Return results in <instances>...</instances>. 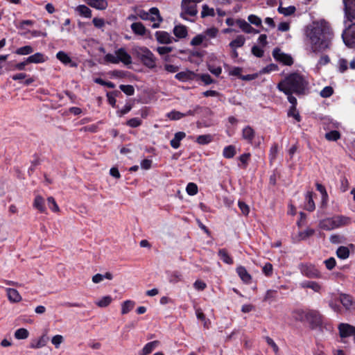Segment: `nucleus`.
Returning a JSON list of instances; mask_svg holds the SVG:
<instances>
[{
    "label": "nucleus",
    "instance_id": "f257e3e1",
    "mask_svg": "<svg viewBox=\"0 0 355 355\" xmlns=\"http://www.w3.org/2000/svg\"><path fill=\"white\" fill-rule=\"evenodd\" d=\"M305 36L312 52L319 53L330 48L334 34L329 24L322 21L307 26Z\"/></svg>",
    "mask_w": 355,
    "mask_h": 355
},
{
    "label": "nucleus",
    "instance_id": "f03ea898",
    "mask_svg": "<svg viewBox=\"0 0 355 355\" xmlns=\"http://www.w3.org/2000/svg\"><path fill=\"white\" fill-rule=\"evenodd\" d=\"M308 85L309 81L304 75L295 72L279 83L277 89L284 94L294 93L300 95L305 93Z\"/></svg>",
    "mask_w": 355,
    "mask_h": 355
},
{
    "label": "nucleus",
    "instance_id": "7ed1b4c3",
    "mask_svg": "<svg viewBox=\"0 0 355 355\" xmlns=\"http://www.w3.org/2000/svg\"><path fill=\"white\" fill-rule=\"evenodd\" d=\"M350 223L351 219L349 217L343 215H336L331 218L321 220L319 223V227L324 230L330 231L347 225Z\"/></svg>",
    "mask_w": 355,
    "mask_h": 355
},
{
    "label": "nucleus",
    "instance_id": "20e7f679",
    "mask_svg": "<svg viewBox=\"0 0 355 355\" xmlns=\"http://www.w3.org/2000/svg\"><path fill=\"white\" fill-rule=\"evenodd\" d=\"M133 53L147 67L153 69L156 67V58L153 53L145 46H135Z\"/></svg>",
    "mask_w": 355,
    "mask_h": 355
},
{
    "label": "nucleus",
    "instance_id": "39448f33",
    "mask_svg": "<svg viewBox=\"0 0 355 355\" xmlns=\"http://www.w3.org/2000/svg\"><path fill=\"white\" fill-rule=\"evenodd\" d=\"M105 61L112 64L123 63L128 65L132 63V58L124 48H120L115 51L114 54L107 53L105 55Z\"/></svg>",
    "mask_w": 355,
    "mask_h": 355
},
{
    "label": "nucleus",
    "instance_id": "423d86ee",
    "mask_svg": "<svg viewBox=\"0 0 355 355\" xmlns=\"http://www.w3.org/2000/svg\"><path fill=\"white\" fill-rule=\"evenodd\" d=\"M202 1V0H182L181 4V17L184 19H187L185 17L186 15H188L191 17H195L198 13L196 3Z\"/></svg>",
    "mask_w": 355,
    "mask_h": 355
},
{
    "label": "nucleus",
    "instance_id": "0eeeda50",
    "mask_svg": "<svg viewBox=\"0 0 355 355\" xmlns=\"http://www.w3.org/2000/svg\"><path fill=\"white\" fill-rule=\"evenodd\" d=\"M298 268L300 272L308 278H320L322 276L319 270L310 263H302L299 264Z\"/></svg>",
    "mask_w": 355,
    "mask_h": 355
},
{
    "label": "nucleus",
    "instance_id": "6e6552de",
    "mask_svg": "<svg viewBox=\"0 0 355 355\" xmlns=\"http://www.w3.org/2000/svg\"><path fill=\"white\" fill-rule=\"evenodd\" d=\"M342 38L349 48L355 47V23L349 26L343 33Z\"/></svg>",
    "mask_w": 355,
    "mask_h": 355
},
{
    "label": "nucleus",
    "instance_id": "1a4fd4ad",
    "mask_svg": "<svg viewBox=\"0 0 355 355\" xmlns=\"http://www.w3.org/2000/svg\"><path fill=\"white\" fill-rule=\"evenodd\" d=\"M274 58L283 64L291 66L293 63V59L291 55L282 52L279 49L276 48L272 51Z\"/></svg>",
    "mask_w": 355,
    "mask_h": 355
},
{
    "label": "nucleus",
    "instance_id": "9d476101",
    "mask_svg": "<svg viewBox=\"0 0 355 355\" xmlns=\"http://www.w3.org/2000/svg\"><path fill=\"white\" fill-rule=\"evenodd\" d=\"M345 18L349 21L355 19V0H343Z\"/></svg>",
    "mask_w": 355,
    "mask_h": 355
},
{
    "label": "nucleus",
    "instance_id": "9b49d317",
    "mask_svg": "<svg viewBox=\"0 0 355 355\" xmlns=\"http://www.w3.org/2000/svg\"><path fill=\"white\" fill-rule=\"evenodd\" d=\"M306 322H309L313 328L317 327L322 324V317L318 311L308 310V318Z\"/></svg>",
    "mask_w": 355,
    "mask_h": 355
},
{
    "label": "nucleus",
    "instance_id": "f8f14e48",
    "mask_svg": "<svg viewBox=\"0 0 355 355\" xmlns=\"http://www.w3.org/2000/svg\"><path fill=\"white\" fill-rule=\"evenodd\" d=\"M190 44L191 46L202 45L203 47L207 48L211 44V42L209 38L207 37L205 33H202L195 36L191 40Z\"/></svg>",
    "mask_w": 355,
    "mask_h": 355
},
{
    "label": "nucleus",
    "instance_id": "ddd939ff",
    "mask_svg": "<svg viewBox=\"0 0 355 355\" xmlns=\"http://www.w3.org/2000/svg\"><path fill=\"white\" fill-rule=\"evenodd\" d=\"M339 334L341 338H347L354 334L355 327L346 323H341L338 326Z\"/></svg>",
    "mask_w": 355,
    "mask_h": 355
},
{
    "label": "nucleus",
    "instance_id": "4468645a",
    "mask_svg": "<svg viewBox=\"0 0 355 355\" xmlns=\"http://www.w3.org/2000/svg\"><path fill=\"white\" fill-rule=\"evenodd\" d=\"M236 23L246 33L257 34L259 33V31L254 29L249 23L243 19H238Z\"/></svg>",
    "mask_w": 355,
    "mask_h": 355
},
{
    "label": "nucleus",
    "instance_id": "2eb2a0df",
    "mask_svg": "<svg viewBox=\"0 0 355 355\" xmlns=\"http://www.w3.org/2000/svg\"><path fill=\"white\" fill-rule=\"evenodd\" d=\"M48 58L42 53H35L26 58V62L29 63H43L47 60Z\"/></svg>",
    "mask_w": 355,
    "mask_h": 355
},
{
    "label": "nucleus",
    "instance_id": "dca6fc26",
    "mask_svg": "<svg viewBox=\"0 0 355 355\" xmlns=\"http://www.w3.org/2000/svg\"><path fill=\"white\" fill-rule=\"evenodd\" d=\"M255 136V132L254 129L247 125L242 130V138L246 140L248 143L251 144Z\"/></svg>",
    "mask_w": 355,
    "mask_h": 355
},
{
    "label": "nucleus",
    "instance_id": "f3484780",
    "mask_svg": "<svg viewBox=\"0 0 355 355\" xmlns=\"http://www.w3.org/2000/svg\"><path fill=\"white\" fill-rule=\"evenodd\" d=\"M236 272L241 280L245 284H250L252 279L251 275L248 273L245 267L240 266L236 268Z\"/></svg>",
    "mask_w": 355,
    "mask_h": 355
},
{
    "label": "nucleus",
    "instance_id": "a211bd4d",
    "mask_svg": "<svg viewBox=\"0 0 355 355\" xmlns=\"http://www.w3.org/2000/svg\"><path fill=\"white\" fill-rule=\"evenodd\" d=\"M6 293L9 301L11 302H19L22 299L19 292L15 288H6Z\"/></svg>",
    "mask_w": 355,
    "mask_h": 355
},
{
    "label": "nucleus",
    "instance_id": "6ab92c4d",
    "mask_svg": "<svg viewBox=\"0 0 355 355\" xmlns=\"http://www.w3.org/2000/svg\"><path fill=\"white\" fill-rule=\"evenodd\" d=\"M155 37L157 42L161 44H169L172 41L171 35L165 31H157L155 33Z\"/></svg>",
    "mask_w": 355,
    "mask_h": 355
},
{
    "label": "nucleus",
    "instance_id": "aec40b11",
    "mask_svg": "<svg viewBox=\"0 0 355 355\" xmlns=\"http://www.w3.org/2000/svg\"><path fill=\"white\" fill-rule=\"evenodd\" d=\"M86 3L89 6L98 10H105L108 6L106 0H86Z\"/></svg>",
    "mask_w": 355,
    "mask_h": 355
},
{
    "label": "nucleus",
    "instance_id": "412c9836",
    "mask_svg": "<svg viewBox=\"0 0 355 355\" xmlns=\"http://www.w3.org/2000/svg\"><path fill=\"white\" fill-rule=\"evenodd\" d=\"M300 286L303 288H311L316 293H319L322 288L319 283L313 281L302 282L300 283Z\"/></svg>",
    "mask_w": 355,
    "mask_h": 355
},
{
    "label": "nucleus",
    "instance_id": "4be33fe9",
    "mask_svg": "<svg viewBox=\"0 0 355 355\" xmlns=\"http://www.w3.org/2000/svg\"><path fill=\"white\" fill-rule=\"evenodd\" d=\"M173 48L170 46H159L157 47V51L159 55L164 56V60L170 62H172V56L169 55L168 53L172 51Z\"/></svg>",
    "mask_w": 355,
    "mask_h": 355
},
{
    "label": "nucleus",
    "instance_id": "5701e85b",
    "mask_svg": "<svg viewBox=\"0 0 355 355\" xmlns=\"http://www.w3.org/2000/svg\"><path fill=\"white\" fill-rule=\"evenodd\" d=\"M159 345V341L154 340L148 343L142 349L140 355H148L150 354Z\"/></svg>",
    "mask_w": 355,
    "mask_h": 355
},
{
    "label": "nucleus",
    "instance_id": "b1692460",
    "mask_svg": "<svg viewBox=\"0 0 355 355\" xmlns=\"http://www.w3.org/2000/svg\"><path fill=\"white\" fill-rule=\"evenodd\" d=\"M292 315L295 320L304 322L306 321V318H308V310L297 309L293 312Z\"/></svg>",
    "mask_w": 355,
    "mask_h": 355
},
{
    "label": "nucleus",
    "instance_id": "393cba45",
    "mask_svg": "<svg viewBox=\"0 0 355 355\" xmlns=\"http://www.w3.org/2000/svg\"><path fill=\"white\" fill-rule=\"evenodd\" d=\"M56 58L64 64H70L71 67L75 66V64L72 62L71 58L64 51H60L58 52L56 54Z\"/></svg>",
    "mask_w": 355,
    "mask_h": 355
},
{
    "label": "nucleus",
    "instance_id": "a878e982",
    "mask_svg": "<svg viewBox=\"0 0 355 355\" xmlns=\"http://www.w3.org/2000/svg\"><path fill=\"white\" fill-rule=\"evenodd\" d=\"M132 31L137 35H144L146 32L145 26L141 22H135L131 24Z\"/></svg>",
    "mask_w": 355,
    "mask_h": 355
},
{
    "label": "nucleus",
    "instance_id": "bb28decb",
    "mask_svg": "<svg viewBox=\"0 0 355 355\" xmlns=\"http://www.w3.org/2000/svg\"><path fill=\"white\" fill-rule=\"evenodd\" d=\"M313 194L312 191H308L306 194V203L305 205V208L309 211H313L315 208V205L313 200Z\"/></svg>",
    "mask_w": 355,
    "mask_h": 355
},
{
    "label": "nucleus",
    "instance_id": "cd10ccee",
    "mask_svg": "<svg viewBox=\"0 0 355 355\" xmlns=\"http://www.w3.org/2000/svg\"><path fill=\"white\" fill-rule=\"evenodd\" d=\"M135 306V302L132 300H126L121 304V314L128 313Z\"/></svg>",
    "mask_w": 355,
    "mask_h": 355
},
{
    "label": "nucleus",
    "instance_id": "c85d7f7f",
    "mask_svg": "<svg viewBox=\"0 0 355 355\" xmlns=\"http://www.w3.org/2000/svg\"><path fill=\"white\" fill-rule=\"evenodd\" d=\"M245 39L243 35H239L236 37V39L232 40L229 45L232 49H236L243 46L245 44Z\"/></svg>",
    "mask_w": 355,
    "mask_h": 355
},
{
    "label": "nucleus",
    "instance_id": "c756f323",
    "mask_svg": "<svg viewBox=\"0 0 355 355\" xmlns=\"http://www.w3.org/2000/svg\"><path fill=\"white\" fill-rule=\"evenodd\" d=\"M340 301L347 309H349L352 306V297L346 294H341L340 295Z\"/></svg>",
    "mask_w": 355,
    "mask_h": 355
},
{
    "label": "nucleus",
    "instance_id": "7c9ffc66",
    "mask_svg": "<svg viewBox=\"0 0 355 355\" xmlns=\"http://www.w3.org/2000/svg\"><path fill=\"white\" fill-rule=\"evenodd\" d=\"M148 19L151 21H159V22H162L163 20L162 17L160 16L159 11L157 8H151L150 9V15Z\"/></svg>",
    "mask_w": 355,
    "mask_h": 355
},
{
    "label": "nucleus",
    "instance_id": "2f4dec72",
    "mask_svg": "<svg viewBox=\"0 0 355 355\" xmlns=\"http://www.w3.org/2000/svg\"><path fill=\"white\" fill-rule=\"evenodd\" d=\"M112 302V298L110 295H106L101 297L100 300L96 301L95 303L98 307L104 308L109 306Z\"/></svg>",
    "mask_w": 355,
    "mask_h": 355
},
{
    "label": "nucleus",
    "instance_id": "473e14b6",
    "mask_svg": "<svg viewBox=\"0 0 355 355\" xmlns=\"http://www.w3.org/2000/svg\"><path fill=\"white\" fill-rule=\"evenodd\" d=\"M218 256L220 257V259L225 263H233V259L225 249H221L218 251Z\"/></svg>",
    "mask_w": 355,
    "mask_h": 355
},
{
    "label": "nucleus",
    "instance_id": "72a5a7b5",
    "mask_svg": "<svg viewBox=\"0 0 355 355\" xmlns=\"http://www.w3.org/2000/svg\"><path fill=\"white\" fill-rule=\"evenodd\" d=\"M44 198L40 196H37L35 198L33 206L35 208L37 209L40 212H44L45 207L44 205Z\"/></svg>",
    "mask_w": 355,
    "mask_h": 355
},
{
    "label": "nucleus",
    "instance_id": "f704fd0d",
    "mask_svg": "<svg viewBox=\"0 0 355 355\" xmlns=\"http://www.w3.org/2000/svg\"><path fill=\"white\" fill-rule=\"evenodd\" d=\"M47 339L44 336H41L37 341L31 343L30 347L33 349H40L46 345Z\"/></svg>",
    "mask_w": 355,
    "mask_h": 355
},
{
    "label": "nucleus",
    "instance_id": "c9c22d12",
    "mask_svg": "<svg viewBox=\"0 0 355 355\" xmlns=\"http://www.w3.org/2000/svg\"><path fill=\"white\" fill-rule=\"evenodd\" d=\"M215 15L214 9L209 8L207 4H204L202 7L201 17H214Z\"/></svg>",
    "mask_w": 355,
    "mask_h": 355
},
{
    "label": "nucleus",
    "instance_id": "e433bc0d",
    "mask_svg": "<svg viewBox=\"0 0 355 355\" xmlns=\"http://www.w3.org/2000/svg\"><path fill=\"white\" fill-rule=\"evenodd\" d=\"M236 154V148L234 146L230 145L223 149V155L227 159L232 158Z\"/></svg>",
    "mask_w": 355,
    "mask_h": 355
},
{
    "label": "nucleus",
    "instance_id": "4c0bfd02",
    "mask_svg": "<svg viewBox=\"0 0 355 355\" xmlns=\"http://www.w3.org/2000/svg\"><path fill=\"white\" fill-rule=\"evenodd\" d=\"M336 254L338 258L345 259L348 258L349 255V250L347 247L340 246L338 248L336 251Z\"/></svg>",
    "mask_w": 355,
    "mask_h": 355
},
{
    "label": "nucleus",
    "instance_id": "58836bf2",
    "mask_svg": "<svg viewBox=\"0 0 355 355\" xmlns=\"http://www.w3.org/2000/svg\"><path fill=\"white\" fill-rule=\"evenodd\" d=\"M76 10L80 13V15L90 18L92 16L91 10L85 5H80L77 7Z\"/></svg>",
    "mask_w": 355,
    "mask_h": 355
},
{
    "label": "nucleus",
    "instance_id": "ea45409f",
    "mask_svg": "<svg viewBox=\"0 0 355 355\" xmlns=\"http://www.w3.org/2000/svg\"><path fill=\"white\" fill-rule=\"evenodd\" d=\"M34 51L31 46L27 45L17 49L15 53L21 55H26L32 53Z\"/></svg>",
    "mask_w": 355,
    "mask_h": 355
},
{
    "label": "nucleus",
    "instance_id": "a19ab883",
    "mask_svg": "<svg viewBox=\"0 0 355 355\" xmlns=\"http://www.w3.org/2000/svg\"><path fill=\"white\" fill-rule=\"evenodd\" d=\"M316 188H317V190L322 195V204H326L327 200H328V194H327V192L326 191V189L324 188V187L322 184H319V183L316 184Z\"/></svg>",
    "mask_w": 355,
    "mask_h": 355
},
{
    "label": "nucleus",
    "instance_id": "79ce46f5",
    "mask_svg": "<svg viewBox=\"0 0 355 355\" xmlns=\"http://www.w3.org/2000/svg\"><path fill=\"white\" fill-rule=\"evenodd\" d=\"M29 332L26 329L24 328H20L16 330L15 332V337L17 339H26L28 337Z\"/></svg>",
    "mask_w": 355,
    "mask_h": 355
},
{
    "label": "nucleus",
    "instance_id": "37998d69",
    "mask_svg": "<svg viewBox=\"0 0 355 355\" xmlns=\"http://www.w3.org/2000/svg\"><path fill=\"white\" fill-rule=\"evenodd\" d=\"M212 136L210 135H202L197 137L196 141L199 144L205 145L209 144L212 141Z\"/></svg>",
    "mask_w": 355,
    "mask_h": 355
},
{
    "label": "nucleus",
    "instance_id": "c03bdc74",
    "mask_svg": "<svg viewBox=\"0 0 355 355\" xmlns=\"http://www.w3.org/2000/svg\"><path fill=\"white\" fill-rule=\"evenodd\" d=\"M196 315L197 318L203 323L204 327L207 328L209 327V322L206 319L202 311L200 309H196Z\"/></svg>",
    "mask_w": 355,
    "mask_h": 355
},
{
    "label": "nucleus",
    "instance_id": "a18cd8bd",
    "mask_svg": "<svg viewBox=\"0 0 355 355\" xmlns=\"http://www.w3.org/2000/svg\"><path fill=\"white\" fill-rule=\"evenodd\" d=\"M278 11L279 13L284 15V16H289L295 12V8L291 6L288 7L279 6L278 8Z\"/></svg>",
    "mask_w": 355,
    "mask_h": 355
},
{
    "label": "nucleus",
    "instance_id": "49530a36",
    "mask_svg": "<svg viewBox=\"0 0 355 355\" xmlns=\"http://www.w3.org/2000/svg\"><path fill=\"white\" fill-rule=\"evenodd\" d=\"M315 233V230L311 228H307L306 230L300 232L298 234L299 239L300 240H305L309 237L313 235Z\"/></svg>",
    "mask_w": 355,
    "mask_h": 355
},
{
    "label": "nucleus",
    "instance_id": "de8ad7c7",
    "mask_svg": "<svg viewBox=\"0 0 355 355\" xmlns=\"http://www.w3.org/2000/svg\"><path fill=\"white\" fill-rule=\"evenodd\" d=\"M325 138L328 141H337L340 138V134L337 130H332L325 134Z\"/></svg>",
    "mask_w": 355,
    "mask_h": 355
},
{
    "label": "nucleus",
    "instance_id": "09e8293b",
    "mask_svg": "<svg viewBox=\"0 0 355 355\" xmlns=\"http://www.w3.org/2000/svg\"><path fill=\"white\" fill-rule=\"evenodd\" d=\"M203 33L211 40V39L215 38L217 36L218 30L216 28L211 27L206 29Z\"/></svg>",
    "mask_w": 355,
    "mask_h": 355
},
{
    "label": "nucleus",
    "instance_id": "8fccbe9b",
    "mask_svg": "<svg viewBox=\"0 0 355 355\" xmlns=\"http://www.w3.org/2000/svg\"><path fill=\"white\" fill-rule=\"evenodd\" d=\"M248 19L250 24H252L254 26L262 27V21L260 17L255 15H250L248 16Z\"/></svg>",
    "mask_w": 355,
    "mask_h": 355
},
{
    "label": "nucleus",
    "instance_id": "3c124183",
    "mask_svg": "<svg viewBox=\"0 0 355 355\" xmlns=\"http://www.w3.org/2000/svg\"><path fill=\"white\" fill-rule=\"evenodd\" d=\"M187 193L189 196H194L198 193V186L193 182H190L186 187Z\"/></svg>",
    "mask_w": 355,
    "mask_h": 355
},
{
    "label": "nucleus",
    "instance_id": "603ef678",
    "mask_svg": "<svg viewBox=\"0 0 355 355\" xmlns=\"http://www.w3.org/2000/svg\"><path fill=\"white\" fill-rule=\"evenodd\" d=\"M119 88L123 92H124L125 94H127L128 96H131V95L134 94L135 89H134L133 86H132V85H121L119 86Z\"/></svg>",
    "mask_w": 355,
    "mask_h": 355
},
{
    "label": "nucleus",
    "instance_id": "864d4df0",
    "mask_svg": "<svg viewBox=\"0 0 355 355\" xmlns=\"http://www.w3.org/2000/svg\"><path fill=\"white\" fill-rule=\"evenodd\" d=\"M47 202L49 208L55 212H58L60 211L59 207L57 205L55 199L53 197H49L47 198Z\"/></svg>",
    "mask_w": 355,
    "mask_h": 355
},
{
    "label": "nucleus",
    "instance_id": "5fc2aeb1",
    "mask_svg": "<svg viewBox=\"0 0 355 355\" xmlns=\"http://www.w3.org/2000/svg\"><path fill=\"white\" fill-rule=\"evenodd\" d=\"M209 71L216 76H218L222 72V68L220 66H215L214 64H208Z\"/></svg>",
    "mask_w": 355,
    "mask_h": 355
},
{
    "label": "nucleus",
    "instance_id": "6e6d98bb",
    "mask_svg": "<svg viewBox=\"0 0 355 355\" xmlns=\"http://www.w3.org/2000/svg\"><path fill=\"white\" fill-rule=\"evenodd\" d=\"M334 93V89L330 86L324 87L320 92V96L323 98H328L331 96Z\"/></svg>",
    "mask_w": 355,
    "mask_h": 355
},
{
    "label": "nucleus",
    "instance_id": "4d7b16f0",
    "mask_svg": "<svg viewBox=\"0 0 355 355\" xmlns=\"http://www.w3.org/2000/svg\"><path fill=\"white\" fill-rule=\"evenodd\" d=\"M64 341V338L61 335H55L51 339L52 344L55 348H59L60 344Z\"/></svg>",
    "mask_w": 355,
    "mask_h": 355
},
{
    "label": "nucleus",
    "instance_id": "13d9d810",
    "mask_svg": "<svg viewBox=\"0 0 355 355\" xmlns=\"http://www.w3.org/2000/svg\"><path fill=\"white\" fill-rule=\"evenodd\" d=\"M127 125L132 128H137L141 124V121L139 118H132L127 121Z\"/></svg>",
    "mask_w": 355,
    "mask_h": 355
},
{
    "label": "nucleus",
    "instance_id": "bf43d9fd",
    "mask_svg": "<svg viewBox=\"0 0 355 355\" xmlns=\"http://www.w3.org/2000/svg\"><path fill=\"white\" fill-rule=\"evenodd\" d=\"M293 94V93L285 94L286 95L288 96V101H289L290 103L292 104V106L291 107V112L295 111V107L297 105V99L292 95Z\"/></svg>",
    "mask_w": 355,
    "mask_h": 355
},
{
    "label": "nucleus",
    "instance_id": "052dcab7",
    "mask_svg": "<svg viewBox=\"0 0 355 355\" xmlns=\"http://www.w3.org/2000/svg\"><path fill=\"white\" fill-rule=\"evenodd\" d=\"M262 271L266 276H270L272 274V265L270 263H266L263 266Z\"/></svg>",
    "mask_w": 355,
    "mask_h": 355
},
{
    "label": "nucleus",
    "instance_id": "680f3d73",
    "mask_svg": "<svg viewBox=\"0 0 355 355\" xmlns=\"http://www.w3.org/2000/svg\"><path fill=\"white\" fill-rule=\"evenodd\" d=\"M338 68L341 73H344L347 69V61L341 58L338 60Z\"/></svg>",
    "mask_w": 355,
    "mask_h": 355
},
{
    "label": "nucleus",
    "instance_id": "e2e57ef3",
    "mask_svg": "<svg viewBox=\"0 0 355 355\" xmlns=\"http://www.w3.org/2000/svg\"><path fill=\"white\" fill-rule=\"evenodd\" d=\"M324 264H325V266L326 268L328 269V270H332L335 266H336V259L333 257H331L328 259H326L324 261Z\"/></svg>",
    "mask_w": 355,
    "mask_h": 355
},
{
    "label": "nucleus",
    "instance_id": "0e129e2a",
    "mask_svg": "<svg viewBox=\"0 0 355 355\" xmlns=\"http://www.w3.org/2000/svg\"><path fill=\"white\" fill-rule=\"evenodd\" d=\"M266 341L268 343V345H269L272 348L273 351L275 353L278 352L279 347L277 345V344L275 343V341L271 338H270L268 336H266Z\"/></svg>",
    "mask_w": 355,
    "mask_h": 355
},
{
    "label": "nucleus",
    "instance_id": "69168bd1",
    "mask_svg": "<svg viewBox=\"0 0 355 355\" xmlns=\"http://www.w3.org/2000/svg\"><path fill=\"white\" fill-rule=\"evenodd\" d=\"M238 205H239V207L241 212L244 215H248L249 214V212H250L249 207L244 202L239 201Z\"/></svg>",
    "mask_w": 355,
    "mask_h": 355
},
{
    "label": "nucleus",
    "instance_id": "338daca9",
    "mask_svg": "<svg viewBox=\"0 0 355 355\" xmlns=\"http://www.w3.org/2000/svg\"><path fill=\"white\" fill-rule=\"evenodd\" d=\"M349 184L346 178H343L340 180V191L342 192H345L349 188Z\"/></svg>",
    "mask_w": 355,
    "mask_h": 355
},
{
    "label": "nucleus",
    "instance_id": "774afa93",
    "mask_svg": "<svg viewBox=\"0 0 355 355\" xmlns=\"http://www.w3.org/2000/svg\"><path fill=\"white\" fill-rule=\"evenodd\" d=\"M92 22L94 25L98 28L103 27L105 25V21L103 19L101 18L95 17L93 19Z\"/></svg>",
    "mask_w": 355,
    "mask_h": 355
}]
</instances>
